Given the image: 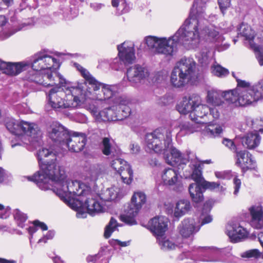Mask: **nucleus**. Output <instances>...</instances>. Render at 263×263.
I'll list each match as a JSON object with an SVG mask.
<instances>
[{"mask_svg": "<svg viewBox=\"0 0 263 263\" xmlns=\"http://www.w3.org/2000/svg\"><path fill=\"white\" fill-rule=\"evenodd\" d=\"M102 152L103 154L106 156H109L110 157H117L118 152L113 147L108 138H104L102 141Z\"/></svg>", "mask_w": 263, "mask_h": 263, "instance_id": "obj_34", "label": "nucleus"}, {"mask_svg": "<svg viewBox=\"0 0 263 263\" xmlns=\"http://www.w3.org/2000/svg\"><path fill=\"white\" fill-rule=\"evenodd\" d=\"M193 166L192 178L196 183L190 185L189 191L193 201L196 203H199L203 199L202 189L199 184H201L204 180L202 177L201 171L199 169V164H193Z\"/></svg>", "mask_w": 263, "mask_h": 263, "instance_id": "obj_11", "label": "nucleus"}, {"mask_svg": "<svg viewBox=\"0 0 263 263\" xmlns=\"http://www.w3.org/2000/svg\"><path fill=\"white\" fill-rule=\"evenodd\" d=\"M37 159L40 170L29 180L34 181L42 190L49 189V181L53 183L52 191L72 209L79 211L86 208L90 215L102 212L103 207L93 198L90 188L83 183L68 179L61 168L55 152L51 148L38 151Z\"/></svg>", "mask_w": 263, "mask_h": 263, "instance_id": "obj_1", "label": "nucleus"}, {"mask_svg": "<svg viewBox=\"0 0 263 263\" xmlns=\"http://www.w3.org/2000/svg\"><path fill=\"white\" fill-rule=\"evenodd\" d=\"M196 68V62L192 58H182L173 69L171 82L176 87L184 86L191 80Z\"/></svg>", "mask_w": 263, "mask_h": 263, "instance_id": "obj_7", "label": "nucleus"}, {"mask_svg": "<svg viewBox=\"0 0 263 263\" xmlns=\"http://www.w3.org/2000/svg\"><path fill=\"white\" fill-rule=\"evenodd\" d=\"M28 65L23 62L12 63L11 69L14 71L11 76H15L26 69Z\"/></svg>", "mask_w": 263, "mask_h": 263, "instance_id": "obj_45", "label": "nucleus"}, {"mask_svg": "<svg viewBox=\"0 0 263 263\" xmlns=\"http://www.w3.org/2000/svg\"><path fill=\"white\" fill-rule=\"evenodd\" d=\"M215 175L217 178L221 179H230L233 176L231 171L215 172Z\"/></svg>", "mask_w": 263, "mask_h": 263, "instance_id": "obj_47", "label": "nucleus"}, {"mask_svg": "<svg viewBox=\"0 0 263 263\" xmlns=\"http://www.w3.org/2000/svg\"><path fill=\"white\" fill-rule=\"evenodd\" d=\"M111 167L120 174L122 181L129 184L133 178V172L130 166L125 160L120 158H115L111 162Z\"/></svg>", "mask_w": 263, "mask_h": 263, "instance_id": "obj_12", "label": "nucleus"}, {"mask_svg": "<svg viewBox=\"0 0 263 263\" xmlns=\"http://www.w3.org/2000/svg\"><path fill=\"white\" fill-rule=\"evenodd\" d=\"M146 195L141 192H135L131 199L126 214L121 215L120 219L129 225L136 224L135 219L142 205L146 202Z\"/></svg>", "mask_w": 263, "mask_h": 263, "instance_id": "obj_9", "label": "nucleus"}, {"mask_svg": "<svg viewBox=\"0 0 263 263\" xmlns=\"http://www.w3.org/2000/svg\"><path fill=\"white\" fill-rule=\"evenodd\" d=\"M111 107L100 111L98 107H93L92 112L99 120L103 121L122 120L128 117L131 112L129 107V100L126 97L115 98Z\"/></svg>", "mask_w": 263, "mask_h": 263, "instance_id": "obj_5", "label": "nucleus"}, {"mask_svg": "<svg viewBox=\"0 0 263 263\" xmlns=\"http://www.w3.org/2000/svg\"><path fill=\"white\" fill-rule=\"evenodd\" d=\"M9 176L10 174L8 172L0 167V183L6 181Z\"/></svg>", "mask_w": 263, "mask_h": 263, "instance_id": "obj_58", "label": "nucleus"}, {"mask_svg": "<svg viewBox=\"0 0 263 263\" xmlns=\"http://www.w3.org/2000/svg\"><path fill=\"white\" fill-rule=\"evenodd\" d=\"M236 164L242 170L252 169L255 167V162L252 159V155L246 151H240L236 153Z\"/></svg>", "mask_w": 263, "mask_h": 263, "instance_id": "obj_22", "label": "nucleus"}, {"mask_svg": "<svg viewBox=\"0 0 263 263\" xmlns=\"http://www.w3.org/2000/svg\"><path fill=\"white\" fill-rule=\"evenodd\" d=\"M233 183L234 185V191L233 193L235 195H237L239 192V189L240 187L241 181L239 179L235 177L233 180Z\"/></svg>", "mask_w": 263, "mask_h": 263, "instance_id": "obj_57", "label": "nucleus"}, {"mask_svg": "<svg viewBox=\"0 0 263 263\" xmlns=\"http://www.w3.org/2000/svg\"><path fill=\"white\" fill-rule=\"evenodd\" d=\"M12 63L5 62L0 60V73L8 75L12 74L14 71L11 69Z\"/></svg>", "mask_w": 263, "mask_h": 263, "instance_id": "obj_46", "label": "nucleus"}, {"mask_svg": "<svg viewBox=\"0 0 263 263\" xmlns=\"http://www.w3.org/2000/svg\"><path fill=\"white\" fill-rule=\"evenodd\" d=\"M104 6L103 4L97 3H92L90 4V7L94 11H97Z\"/></svg>", "mask_w": 263, "mask_h": 263, "instance_id": "obj_62", "label": "nucleus"}, {"mask_svg": "<svg viewBox=\"0 0 263 263\" xmlns=\"http://www.w3.org/2000/svg\"><path fill=\"white\" fill-rule=\"evenodd\" d=\"M69 133L60 123H54L48 130V136L53 141L61 145H64Z\"/></svg>", "mask_w": 263, "mask_h": 263, "instance_id": "obj_16", "label": "nucleus"}, {"mask_svg": "<svg viewBox=\"0 0 263 263\" xmlns=\"http://www.w3.org/2000/svg\"><path fill=\"white\" fill-rule=\"evenodd\" d=\"M260 141V137L256 130L248 133L241 138L242 145L248 149L257 147Z\"/></svg>", "mask_w": 263, "mask_h": 263, "instance_id": "obj_28", "label": "nucleus"}, {"mask_svg": "<svg viewBox=\"0 0 263 263\" xmlns=\"http://www.w3.org/2000/svg\"><path fill=\"white\" fill-rule=\"evenodd\" d=\"M201 185L203 188L205 189H210L211 190H214L215 189H219V191H224L226 188L222 186H220V184L219 182H209L205 180H203Z\"/></svg>", "mask_w": 263, "mask_h": 263, "instance_id": "obj_42", "label": "nucleus"}, {"mask_svg": "<svg viewBox=\"0 0 263 263\" xmlns=\"http://www.w3.org/2000/svg\"><path fill=\"white\" fill-rule=\"evenodd\" d=\"M199 62L202 66H206L209 64V58L208 55V52H202L198 55Z\"/></svg>", "mask_w": 263, "mask_h": 263, "instance_id": "obj_51", "label": "nucleus"}, {"mask_svg": "<svg viewBox=\"0 0 263 263\" xmlns=\"http://www.w3.org/2000/svg\"><path fill=\"white\" fill-rule=\"evenodd\" d=\"M227 233L231 241L237 242L248 237V232L239 223L231 222L227 227Z\"/></svg>", "mask_w": 263, "mask_h": 263, "instance_id": "obj_17", "label": "nucleus"}, {"mask_svg": "<svg viewBox=\"0 0 263 263\" xmlns=\"http://www.w3.org/2000/svg\"><path fill=\"white\" fill-rule=\"evenodd\" d=\"M122 61L120 60V58H116L114 59L112 62L110 63V66L112 69L115 70H118L121 68L122 65Z\"/></svg>", "mask_w": 263, "mask_h": 263, "instance_id": "obj_55", "label": "nucleus"}, {"mask_svg": "<svg viewBox=\"0 0 263 263\" xmlns=\"http://www.w3.org/2000/svg\"><path fill=\"white\" fill-rule=\"evenodd\" d=\"M157 241L159 242V246L161 249L164 251L171 250L175 249L177 246L172 241L165 238H162V236L157 238Z\"/></svg>", "mask_w": 263, "mask_h": 263, "instance_id": "obj_40", "label": "nucleus"}, {"mask_svg": "<svg viewBox=\"0 0 263 263\" xmlns=\"http://www.w3.org/2000/svg\"><path fill=\"white\" fill-rule=\"evenodd\" d=\"M59 66V62L56 59L45 52H39L35 54L32 62V67L34 71L46 70L47 72H52V67L55 69Z\"/></svg>", "mask_w": 263, "mask_h": 263, "instance_id": "obj_10", "label": "nucleus"}, {"mask_svg": "<svg viewBox=\"0 0 263 263\" xmlns=\"http://www.w3.org/2000/svg\"><path fill=\"white\" fill-rule=\"evenodd\" d=\"M14 217L17 221L18 226L23 228L24 226V222L27 219V215L21 212L20 210L16 209L14 211Z\"/></svg>", "mask_w": 263, "mask_h": 263, "instance_id": "obj_44", "label": "nucleus"}, {"mask_svg": "<svg viewBox=\"0 0 263 263\" xmlns=\"http://www.w3.org/2000/svg\"><path fill=\"white\" fill-rule=\"evenodd\" d=\"M130 152L133 154H137L140 152V147L137 144L132 143L129 145Z\"/></svg>", "mask_w": 263, "mask_h": 263, "instance_id": "obj_61", "label": "nucleus"}, {"mask_svg": "<svg viewBox=\"0 0 263 263\" xmlns=\"http://www.w3.org/2000/svg\"><path fill=\"white\" fill-rule=\"evenodd\" d=\"M201 5V0L194 1L190 16L173 36L168 38L146 36L144 40L148 47L156 53L173 55L178 44L195 46L201 38L220 46L224 37L215 27L207 26V21L202 18L204 9Z\"/></svg>", "mask_w": 263, "mask_h": 263, "instance_id": "obj_2", "label": "nucleus"}, {"mask_svg": "<svg viewBox=\"0 0 263 263\" xmlns=\"http://www.w3.org/2000/svg\"><path fill=\"white\" fill-rule=\"evenodd\" d=\"M7 129L12 134L20 135V121L12 118H8L5 121Z\"/></svg>", "mask_w": 263, "mask_h": 263, "instance_id": "obj_35", "label": "nucleus"}, {"mask_svg": "<svg viewBox=\"0 0 263 263\" xmlns=\"http://www.w3.org/2000/svg\"><path fill=\"white\" fill-rule=\"evenodd\" d=\"M122 225L118 223L117 221L111 217L108 224L106 226L104 230V236L106 238H108L111 234L117 230L118 227H121Z\"/></svg>", "mask_w": 263, "mask_h": 263, "instance_id": "obj_38", "label": "nucleus"}, {"mask_svg": "<svg viewBox=\"0 0 263 263\" xmlns=\"http://www.w3.org/2000/svg\"><path fill=\"white\" fill-rule=\"evenodd\" d=\"M119 189L112 186L106 189L101 194V198L104 201H109L115 200L119 196Z\"/></svg>", "mask_w": 263, "mask_h": 263, "instance_id": "obj_36", "label": "nucleus"}, {"mask_svg": "<svg viewBox=\"0 0 263 263\" xmlns=\"http://www.w3.org/2000/svg\"><path fill=\"white\" fill-rule=\"evenodd\" d=\"M238 35L243 36L246 40L248 41L250 46V42L254 44L253 40L255 36V33L250 26L245 23H241L238 28Z\"/></svg>", "mask_w": 263, "mask_h": 263, "instance_id": "obj_32", "label": "nucleus"}, {"mask_svg": "<svg viewBox=\"0 0 263 263\" xmlns=\"http://www.w3.org/2000/svg\"><path fill=\"white\" fill-rule=\"evenodd\" d=\"M161 179L165 185L173 186L179 185V174L173 168H166L161 173Z\"/></svg>", "mask_w": 263, "mask_h": 263, "instance_id": "obj_25", "label": "nucleus"}, {"mask_svg": "<svg viewBox=\"0 0 263 263\" xmlns=\"http://www.w3.org/2000/svg\"><path fill=\"white\" fill-rule=\"evenodd\" d=\"M74 66L79 70L85 81L79 83L76 86H72L71 84L60 77V82L64 83L63 86L66 89L68 95L71 93L69 98H67L65 102L62 97L64 95V88L53 89L50 95V102L52 107L57 111H61L64 109L77 108L81 105V101L80 97L83 99L88 97L92 91H97L102 87L103 93L104 100H109L112 103L114 102L115 98H118L123 96H119V87L117 85H108L101 83L97 81L89 72L78 63L74 64Z\"/></svg>", "mask_w": 263, "mask_h": 263, "instance_id": "obj_3", "label": "nucleus"}, {"mask_svg": "<svg viewBox=\"0 0 263 263\" xmlns=\"http://www.w3.org/2000/svg\"><path fill=\"white\" fill-rule=\"evenodd\" d=\"M251 216L250 224L255 229L263 228V208L260 205H254L249 209Z\"/></svg>", "mask_w": 263, "mask_h": 263, "instance_id": "obj_21", "label": "nucleus"}, {"mask_svg": "<svg viewBox=\"0 0 263 263\" xmlns=\"http://www.w3.org/2000/svg\"><path fill=\"white\" fill-rule=\"evenodd\" d=\"M20 126V135H25L34 139L40 136V131L35 124L22 120Z\"/></svg>", "mask_w": 263, "mask_h": 263, "instance_id": "obj_26", "label": "nucleus"}, {"mask_svg": "<svg viewBox=\"0 0 263 263\" xmlns=\"http://www.w3.org/2000/svg\"><path fill=\"white\" fill-rule=\"evenodd\" d=\"M40 71H35L33 73V74L29 78V80L31 81L34 82L36 83L42 85L45 87L48 86H53L54 84H55V79H57L59 81V85L58 87H55L54 88H52L51 89L49 92L48 94V104L51 106V107L54 110H55L51 106L50 104V95L51 93V91L53 89H59V88H65V87L63 86V85H64V83H61L60 82L61 79H60V77H62V78L64 79H65L63 76L60 74L59 73H57L55 72H46L44 73L43 75L41 74ZM64 92V95L62 97L63 100H64L65 102H66V100L67 98H69V96H70L71 93H69L68 95V92H66V89H64L63 90Z\"/></svg>", "mask_w": 263, "mask_h": 263, "instance_id": "obj_8", "label": "nucleus"}, {"mask_svg": "<svg viewBox=\"0 0 263 263\" xmlns=\"http://www.w3.org/2000/svg\"><path fill=\"white\" fill-rule=\"evenodd\" d=\"M212 208L211 202L209 201H206L203 205L202 210L200 216V218L196 221L197 224L200 228V226L209 223L211 222L213 218L212 216L209 214Z\"/></svg>", "mask_w": 263, "mask_h": 263, "instance_id": "obj_31", "label": "nucleus"}, {"mask_svg": "<svg viewBox=\"0 0 263 263\" xmlns=\"http://www.w3.org/2000/svg\"><path fill=\"white\" fill-rule=\"evenodd\" d=\"M232 74L233 77L236 79L237 82V86L234 89L227 91V92H239L240 91L248 89L252 86V85H251V83L249 82L239 79L236 76V74L234 72H232Z\"/></svg>", "mask_w": 263, "mask_h": 263, "instance_id": "obj_37", "label": "nucleus"}, {"mask_svg": "<svg viewBox=\"0 0 263 263\" xmlns=\"http://www.w3.org/2000/svg\"><path fill=\"white\" fill-rule=\"evenodd\" d=\"M167 218L158 216L152 218L148 222V226L151 231L158 237L162 236L167 228Z\"/></svg>", "mask_w": 263, "mask_h": 263, "instance_id": "obj_20", "label": "nucleus"}, {"mask_svg": "<svg viewBox=\"0 0 263 263\" xmlns=\"http://www.w3.org/2000/svg\"><path fill=\"white\" fill-rule=\"evenodd\" d=\"M227 91L222 92L221 90L212 89L207 91L206 97V102L212 105L219 106L222 105L224 101H226L225 97Z\"/></svg>", "mask_w": 263, "mask_h": 263, "instance_id": "obj_24", "label": "nucleus"}, {"mask_svg": "<svg viewBox=\"0 0 263 263\" xmlns=\"http://www.w3.org/2000/svg\"><path fill=\"white\" fill-rule=\"evenodd\" d=\"M33 223L35 226H37V228L39 227L43 231L47 230L48 229L47 226L44 223L41 222L39 220L34 221Z\"/></svg>", "mask_w": 263, "mask_h": 263, "instance_id": "obj_64", "label": "nucleus"}, {"mask_svg": "<svg viewBox=\"0 0 263 263\" xmlns=\"http://www.w3.org/2000/svg\"><path fill=\"white\" fill-rule=\"evenodd\" d=\"M195 250L197 252L198 255L203 256L204 258H200V259L204 261H217L220 260V259L217 257L218 252H213L212 249L208 247H197Z\"/></svg>", "mask_w": 263, "mask_h": 263, "instance_id": "obj_29", "label": "nucleus"}, {"mask_svg": "<svg viewBox=\"0 0 263 263\" xmlns=\"http://www.w3.org/2000/svg\"><path fill=\"white\" fill-rule=\"evenodd\" d=\"M201 103L200 97L197 94H192L185 96L177 105V108L179 112L182 114H191L193 111L196 104Z\"/></svg>", "mask_w": 263, "mask_h": 263, "instance_id": "obj_18", "label": "nucleus"}, {"mask_svg": "<svg viewBox=\"0 0 263 263\" xmlns=\"http://www.w3.org/2000/svg\"><path fill=\"white\" fill-rule=\"evenodd\" d=\"M201 125L197 122H185L180 125V130L179 134L180 136H185L194 133V132H201Z\"/></svg>", "mask_w": 263, "mask_h": 263, "instance_id": "obj_30", "label": "nucleus"}, {"mask_svg": "<svg viewBox=\"0 0 263 263\" xmlns=\"http://www.w3.org/2000/svg\"><path fill=\"white\" fill-rule=\"evenodd\" d=\"M54 235V232L52 231H49L48 232L47 235L45 237H44L39 240L38 242L40 243L42 242H44V243H46L48 239H52Z\"/></svg>", "mask_w": 263, "mask_h": 263, "instance_id": "obj_60", "label": "nucleus"}, {"mask_svg": "<svg viewBox=\"0 0 263 263\" xmlns=\"http://www.w3.org/2000/svg\"><path fill=\"white\" fill-rule=\"evenodd\" d=\"M212 73L218 77L224 78L229 74L228 69L222 67L219 64L214 65L211 67Z\"/></svg>", "mask_w": 263, "mask_h": 263, "instance_id": "obj_41", "label": "nucleus"}, {"mask_svg": "<svg viewBox=\"0 0 263 263\" xmlns=\"http://www.w3.org/2000/svg\"><path fill=\"white\" fill-rule=\"evenodd\" d=\"M86 136L84 133L70 132L64 145L71 152L78 153L82 151L86 143Z\"/></svg>", "mask_w": 263, "mask_h": 263, "instance_id": "obj_13", "label": "nucleus"}, {"mask_svg": "<svg viewBox=\"0 0 263 263\" xmlns=\"http://www.w3.org/2000/svg\"><path fill=\"white\" fill-rule=\"evenodd\" d=\"M127 79L134 86H137L149 76L147 69L139 65L129 67L126 72Z\"/></svg>", "mask_w": 263, "mask_h": 263, "instance_id": "obj_14", "label": "nucleus"}, {"mask_svg": "<svg viewBox=\"0 0 263 263\" xmlns=\"http://www.w3.org/2000/svg\"><path fill=\"white\" fill-rule=\"evenodd\" d=\"M223 132L222 126L219 124L209 122L208 124L201 125V133L210 138H215L219 136Z\"/></svg>", "mask_w": 263, "mask_h": 263, "instance_id": "obj_27", "label": "nucleus"}, {"mask_svg": "<svg viewBox=\"0 0 263 263\" xmlns=\"http://www.w3.org/2000/svg\"><path fill=\"white\" fill-rule=\"evenodd\" d=\"M15 31H6L4 30H0V40H5L9 37H10L11 35H13Z\"/></svg>", "mask_w": 263, "mask_h": 263, "instance_id": "obj_56", "label": "nucleus"}, {"mask_svg": "<svg viewBox=\"0 0 263 263\" xmlns=\"http://www.w3.org/2000/svg\"><path fill=\"white\" fill-rule=\"evenodd\" d=\"M250 48L252 49L255 54L256 58H257L260 65H263V50L255 44H252L250 42Z\"/></svg>", "mask_w": 263, "mask_h": 263, "instance_id": "obj_43", "label": "nucleus"}, {"mask_svg": "<svg viewBox=\"0 0 263 263\" xmlns=\"http://www.w3.org/2000/svg\"><path fill=\"white\" fill-rule=\"evenodd\" d=\"M64 16L68 19L73 18L78 14V10L75 8H66L63 12Z\"/></svg>", "mask_w": 263, "mask_h": 263, "instance_id": "obj_50", "label": "nucleus"}, {"mask_svg": "<svg viewBox=\"0 0 263 263\" xmlns=\"http://www.w3.org/2000/svg\"><path fill=\"white\" fill-rule=\"evenodd\" d=\"M172 131L167 128H160L146 135L147 148L162 154L167 163L183 169L189 161L190 151L181 153L172 145Z\"/></svg>", "mask_w": 263, "mask_h": 263, "instance_id": "obj_4", "label": "nucleus"}, {"mask_svg": "<svg viewBox=\"0 0 263 263\" xmlns=\"http://www.w3.org/2000/svg\"><path fill=\"white\" fill-rule=\"evenodd\" d=\"M226 101L236 106H245L263 99V81L239 92H227Z\"/></svg>", "mask_w": 263, "mask_h": 263, "instance_id": "obj_6", "label": "nucleus"}, {"mask_svg": "<svg viewBox=\"0 0 263 263\" xmlns=\"http://www.w3.org/2000/svg\"><path fill=\"white\" fill-rule=\"evenodd\" d=\"M250 121L253 128L258 129L259 131L262 132V129L259 128V127H263V118H260L251 119Z\"/></svg>", "mask_w": 263, "mask_h": 263, "instance_id": "obj_52", "label": "nucleus"}, {"mask_svg": "<svg viewBox=\"0 0 263 263\" xmlns=\"http://www.w3.org/2000/svg\"><path fill=\"white\" fill-rule=\"evenodd\" d=\"M191 208L190 202L189 200L182 199L176 203L174 211V215L176 217H180L187 213Z\"/></svg>", "mask_w": 263, "mask_h": 263, "instance_id": "obj_33", "label": "nucleus"}, {"mask_svg": "<svg viewBox=\"0 0 263 263\" xmlns=\"http://www.w3.org/2000/svg\"><path fill=\"white\" fill-rule=\"evenodd\" d=\"M210 108L206 105L198 103L196 105L193 111L191 112L189 116L192 121L197 122L200 125L204 124L205 120L202 121L204 117L208 116Z\"/></svg>", "mask_w": 263, "mask_h": 263, "instance_id": "obj_23", "label": "nucleus"}, {"mask_svg": "<svg viewBox=\"0 0 263 263\" xmlns=\"http://www.w3.org/2000/svg\"><path fill=\"white\" fill-rule=\"evenodd\" d=\"M9 210L5 209L3 205L0 204V218H6L9 215Z\"/></svg>", "mask_w": 263, "mask_h": 263, "instance_id": "obj_59", "label": "nucleus"}, {"mask_svg": "<svg viewBox=\"0 0 263 263\" xmlns=\"http://www.w3.org/2000/svg\"><path fill=\"white\" fill-rule=\"evenodd\" d=\"M200 229L194 218L184 219L178 227L180 235L183 238H189Z\"/></svg>", "mask_w": 263, "mask_h": 263, "instance_id": "obj_19", "label": "nucleus"}, {"mask_svg": "<svg viewBox=\"0 0 263 263\" xmlns=\"http://www.w3.org/2000/svg\"><path fill=\"white\" fill-rule=\"evenodd\" d=\"M113 7H117L119 15L127 13L129 10V7L127 5L125 0H112Z\"/></svg>", "mask_w": 263, "mask_h": 263, "instance_id": "obj_39", "label": "nucleus"}, {"mask_svg": "<svg viewBox=\"0 0 263 263\" xmlns=\"http://www.w3.org/2000/svg\"><path fill=\"white\" fill-rule=\"evenodd\" d=\"M218 5L222 13L224 14V11L230 6V0H218Z\"/></svg>", "mask_w": 263, "mask_h": 263, "instance_id": "obj_53", "label": "nucleus"}, {"mask_svg": "<svg viewBox=\"0 0 263 263\" xmlns=\"http://www.w3.org/2000/svg\"><path fill=\"white\" fill-rule=\"evenodd\" d=\"M118 57L124 64H132L136 59L134 44L131 42H124L118 45Z\"/></svg>", "mask_w": 263, "mask_h": 263, "instance_id": "obj_15", "label": "nucleus"}, {"mask_svg": "<svg viewBox=\"0 0 263 263\" xmlns=\"http://www.w3.org/2000/svg\"><path fill=\"white\" fill-rule=\"evenodd\" d=\"M210 114L209 116H212L214 119H218L219 117V112L215 108H210Z\"/></svg>", "mask_w": 263, "mask_h": 263, "instance_id": "obj_63", "label": "nucleus"}, {"mask_svg": "<svg viewBox=\"0 0 263 263\" xmlns=\"http://www.w3.org/2000/svg\"><path fill=\"white\" fill-rule=\"evenodd\" d=\"M222 143L231 150L235 152H237L236 147L234 143V142L229 139H224L222 141Z\"/></svg>", "mask_w": 263, "mask_h": 263, "instance_id": "obj_54", "label": "nucleus"}, {"mask_svg": "<svg viewBox=\"0 0 263 263\" xmlns=\"http://www.w3.org/2000/svg\"><path fill=\"white\" fill-rule=\"evenodd\" d=\"M90 176L92 180H96L101 173V170L99 166H93L90 170Z\"/></svg>", "mask_w": 263, "mask_h": 263, "instance_id": "obj_48", "label": "nucleus"}, {"mask_svg": "<svg viewBox=\"0 0 263 263\" xmlns=\"http://www.w3.org/2000/svg\"><path fill=\"white\" fill-rule=\"evenodd\" d=\"M260 256V252L257 249H252L247 251L241 254L243 258H257Z\"/></svg>", "mask_w": 263, "mask_h": 263, "instance_id": "obj_49", "label": "nucleus"}]
</instances>
